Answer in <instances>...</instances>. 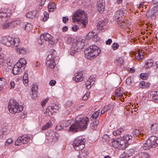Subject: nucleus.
<instances>
[{"label": "nucleus", "instance_id": "6e6d98bb", "mask_svg": "<svg viewBox=\"0 0 158 158\" xmlns=\"http://www.w3.org/2000/svg\"><path fill=\"white\" fill-rule=\"evenodd\" d=\"M5 80L3 77L0 78V87L2 86L5 84Z\"/></svg>", "mask_w": 158, "mask_h": 158}, {"label": "nucleus", "instance_id": "58836bf2", "mask_svg": "<svg viewBox=\"0 0 158 158\" xmlns=\"http://www.w3.org/2000/svg\"><path fill=\"white\" fill-rule=\"evenodd\" d=\"M32 28V25L30 23H27L26 25H25L24 29L27 31H29L31 30Z\"/></svg>", "mask_w": 158, "mask_h": 158}, {"label": "nucleus", "instance_id": "72a5a7b5", "mask_svg": "<svg viewBox=\"0 0 158 158\" xmlns=\"http://www.w3.org/2000/svg\"><path fill=\"white\" fill-rule=\"evenodd\" d=\"M130 157L129 155L128 154L127 151H125L122 154H121L120 156V158H127Z\"/></svg>", "mask_w": 158, "mask_h": 158}, {"label": "nucleus", "instance_id": "9b49d317", "mask_svg": "<svg viewBox=\"0 0 158 158\" xmlns=\"http://www.w3.org/2000/svg\"><path fill=\"white\" fill-rule=\"evenodd\" d=\"M11 15V14L9 13L8 10H0V17L2 18V20L6 21Z\"/></svg>", "mask_w": 158, "mask_h": 158}, {"label": "nucleus", "instance_id": "a878e982", "mask_svg": "<svg viewBox=\"0 0 158 158\" xmlns=\"http://www.w3.org/2000/svg\"><path fill=\"white\" fill-rule=\"evenodd\" d=\"M99 123V122L98 120H96L94 121L92 123H91L90 125V127L94 130H96L97 128L98 125Z\"/></svg>", "mask_w": 158, "mask_h": 158}, {"label": "nucleus", "instance_id": "49530a36", "mask_svg": "<svg viewBox=\"0 0 158 158\" xmlns=\"http://www.w3.org/2000/svg\"><path fill=\"white\" fill-rule=\"evenodd\" d=\"M32 95L31 96V98L33 99H36L38 97V93L37 92H31Z\"/></svg>", "mask_w": 158, "mask_h": 158}, {"label": "nucleus", "instance_id": "cd10ccee", "mask_svg": "<svg viewBox=\"0 0 158 158\" xmlns=\"http://www.w3.org/2000/svg\"><path fill=\"white\" fill-rule=\"evenodd\" d=\"M119 139H113L112 141V145L114 148H117L119 147Z\"/></svg>", "mask_w": 158, "mask_h": 158}, {"label": "nucleus", "instance_id": "dca6fc26", "mask_svg": "<svg viewBox=\"0 0 158 158\" xmlns=\"http://www.w3.org/2000/svg\"><path fill=\"white\" fill-rule=\"evenodd\" d=\"M119 147L122 149H125L129 145L128 143L123 140L121 137L120 139H119Z\"/></svg>", "mask_w": 158, "mask_h": 158}, {"label": "nucleus", "instance_id": "2f4dec72", "mask_svg": "<svg viewBox=\"0 0 158 158\" xmlns=\"http://www.w3.org/2000/svg\"><path fill=\"white\" fill-rule=\"evenodd\" d=\"M56 7V5L55 3H50L48 6V9L49 10V11H53L54 9Z\"/></svg>", "mask_w": 158, "mask_h": 158}, {"label": "nucleus", "instance_id": "a211bd4d", "mask_svg": "<svg viewBox=\"0 0 158 158\" xmlns=\"http://www.w3.org/2000/svg\"><path fill=\"white\" fill-rule=\"evenodd\" d=\"M107 19H105L99 22L97 25L98 29L100 30L104 29V27L107 23Z\"/></svg>", "mask_w": 158, "mask_h": 158}, {"label": "nucleus", "instance_id": "e2e57ef3", "mask_svg": "<svg viewBox=\"0 0 158 158\" xmlns=\"http://www.w3.org/2000/svg\"><path fill=\"white\" fill-rule=\"evenodd\" d=\"M49 108L50 109V110L52 111L53 112H56V111L57 110V109L56 108H55V106H49Z\"/></svg>", "mask_w": 158, "mask_h": 158}, {"label": "nucleus", "instance_id": "4be33fe9", "mask_svg": "<svg viewBox=\"0 0 158 158\" xmlns=\"http://www.w3.org/2000/svg\"><path fill=\"white\" fill-rule=\"evenodd\" d=\"M27 63V62L26 60L24 58H23L20 59L19 62L17 64H18L19 66H20L21 68H23V69H24Z\"/></svg>", "mask_w": 158, "mask_h": 158}, {"label": "nucleus", "instance_id": "774afa93", "mask_svg": "<svg viewBox=\"0 0 158 158\" xmlns=\"http://www.w3.org/2000/svg\"><path fill=\"white\" fill-rule=\"evenodd\" d=\"M153 100H155L156 102H158V96H152Z\"/></svg>", "mask_w": 158, "mask_h": 158}, {"label": "nucleus", "instance_id": "37998d69", "mask_svg": "<svg viewBox=\"0 0 158 158\" xmlns=\"http://www.w3.org/2000/svg\"><path fill=\"white\" fill-rule=\"evenodd\" d=\"M99 113L100 111H97L94 112L92 115L91 118H92L96 119L99 116Z\"/></svg>", "mask_w": 158, "mask_h": 158}, {"label": "nucleus", "instance_id": "864d4df0", "mask_svg": "<svg viewBox=\"0 0 158 158\" xmlns=\"http://www.w3.org/2000/svg\"><path fill=\"white\" fill-rule=\"evenodd\" d=\"M93 40L94 42H97V41L99 40L100 38L98 36L96 35H94V36L92 37Z\"/></svg>", "mask_w": 158, "mask_h": 158}, {"label": "nucleus", "instance_id": "4d7b16f0", "mask_svg": "<svg viewBox=\"0 0 158 158\" xmlns=\"http://www.w3.org/2000/svg\"><path fill=\"white\" fill-rule=\"evenodd\" d=\"M44 17L43 18V20L44 21H45L47 20L48 19V17L49 15L47 14V13L46 12H44Z\"/></svg>", "mask_w": 158, "mask_h": 158}, {"label": "nucleus", "instance_id": "aec40b11", "mask_svg": "<svg viewBox=\"0 0 158 158\" xmlns=\"http://www.w3.org/2000/svg\"><path fill=\"white\" fill-rule=\"evenodd\" d=\"M89 154V150L85 149L84 150L79 152L78 156V158H85Z\"/></svg>", "mask_w": 158, "mask_h": 158}, {"label": "nucleus", "instance_id": "4468645a", "mask_svg": "<svg viewBox=\"0 0 158 158\" xmlns=\"http://www.w3.org/2000/svg\"><path fill=\"white\" fill-rule=\"evenodd\" d=\"M18 64H16L12 69V73L14 75L19 74L21 72L22 68Z\"/></svg>", "mask_w": 158, "mask_h": 158}, {"label": "nucleus", "instance_id": "f3484780", "mask_svg": "<svg viewBox=\"0 0 158 158\" xmlns=\"http://www.w3.org/2000/svg\"><path fill=\"white\" fill-rule=\"evenodd\" d=\"M82 72L81 71L79 73H76L74 74L75 77L73 78V79L76 81V82H79L82 81Z\"/></svg>", "mask_w": 158, "mask_h": 158}, {"label": "nucleus", "instance_id": "5fc2aeb1", "mask_svg": "<svg viewBox=\"0 0 158 158\" xmlns=\"http://www.w3.org/2000/svg\"><path fill=\"white\" fill-rule=\"evenodd\" d=\"M111 107V105L110 104H109L103 107V109L105 110V111L106 112L110 109Z\"/></svg>", "mask_w": 158, "mask_h": 158}, {"label": "nucleus", "instance_id": "a18cd8bd", "mask_svg": "<svg viewBox=\"0 0 158 158\" xmlns=\"http://www.w3.org/2000/svg\"><path fill=\"white\" fill-rule=\"evenodd\" d=\"M148 77V74L147 73H142L140 75V78L144 80L147 79Z\"/></svg>", "mask_w": 158, "mask_h": 158}, {"label": "nucleus", "instance_id": "bb28decb", "mask_svg": "<svg viewBox=\"0 0 158 158\" xmlns=\"http://www.w3.org/2000/svg\"><path fill=\"white\" fill-rule=\"evenodd\" d=\"M138 156L140 158H149V155L146 152H141L138 154Z\"/></svg>", "mask_w": 158, "mask_h": 158}, {"label": "nucleus", "instance_id": "f03ea898", "mask_svg": "<svg viewBox=\"0 0 158 158\" xmlns=\"http://www.w3.org/2000/svg\"><path fill=\"white\" fill-rule=\"evenodd\" d=\"M86 18L85 12L82 10L79 9L73 14L72 19L73 22L80 21L82 24L83 27H85L88 23Z\"/></svg>", "mask_w": 158, "mask_h": 158}, {"label": "nucleus", "instance_id": "473e14b6", "mask_svg": "<svg viewBox=\"0 0 158 158\" xmlns=\"http://www.w3.org/2000/svg\"><path fill=\"white\" fill-rule=\"evenodd\" d=\"M52 125V122H49L47 123L46 124L43 126L42 130H44L48 128L51 127Z\"/></svg>", "mask_w": 158, "mask_h": 158}, {"label": "nucleus", "instance_id": "393cba45", "mask_svg": "<svg viewBox=\"0 0 158 158\" xmlns=\"http://www.w3.org/2000/svg\"><path fill=\"white\" fill-rule=\"evenodd\" d=\"M143 51L141 50L140 52H138L134 54L135 56V58L137 60H140L142 59L144 57V55L143 54Z\"/></svg>", "mask_w": 158, "mask_h": 158}, {"label": "nucleus", "instance_id": "4c0bfd02", "mask_svg": "<svg viewBox=\"0 0 158 158\" xmlns=\"http://www.w3.org/2000/svg\"><path fill=\"white\" fill-rule=\"evenodd\" d=\"M151 139H154L153 140V142L154 145H156V147L157 145H158V137L154 136H151Z\"/></svg>", "mask_w": 158, "mask_h": 158}, {"label": "nucleus", "instance_id": "ddd939ff", "mask_svg": "<svg viewBox=\"0 0 158 158\" xmlns=\"http://www.w3.org/2000/svg\"><path fill=\"white\" fill-rule=\"evenodd\" d=\"M117 23L121 28L125 29H129L130 26V25L128 23V21L126 20L125 21L124 20H118L117 21Z\"/></svg>", "mask_w": 158, "mask_h": 158}, {"label": "nucleus", "instance_id": "c03bdc74", "mask_svg": "<svg viewBox=\"0 0 158 158\" xmlns=\"http://www.w3.org/2000/svg\"><path fill=\"white\" fill-rule=\"evenodd\" d=\"M94 35V33L93 32H89L85 36V38L86 39H89L91 38H92Z\"/></svg>", "mask_w": 158, "mask_h": 158}, {"label": "nucleus", "instance_id": "f257e3e1", "mask_svg": "<svg viewBox=\"0 0 158 158\" xmlns=\"http://www.w3.org/2000/svg\"><path fill=\"white\" fill-rule=\"evenodd\" d=\"M89 121V119L87 117H83L81 115L77 116L75 123L71 126L69 130L72 132L83 130L86 128Z\"/></svg>", "mask_w": 158, "mask_h": 158}, {"label": "nucleus", "instance_id": "5701e85b", "mask_svg": "<svg viewBox=\"0 0 158 158\" xmlns=\"http://www.w3.org/2000/svg\"><path fill=\"white\" fill-rule=\"evenodd\" d=\"M123 140L126 141L128 144H130L132 141V136L131 135H126L123 137H121Z\"/></svg>", "mask_w": 158, "mask_h": 158}, {"label": "nucleus", "instance_id": "1a4fd4ad", "mask_svg": "<svg viewBox=\"0 0 158 158\" xmlns=\"http://www.w3.org/2000/svg\"><path fill=\"white\" fill-rule=\"evenodd\" d=\"M46 64L48 68H54L56 64L53 57L51 56V55H48Z\"/></svg>", "mask_w": 158, "mask_h": 158}, {"label": "nucleus", "instance_id": "bf43d9fd", "mask_svg": "<svg viewBox=\"0 0 158 158\" xmlns=\"http://www.w3.org/2000/svg\"><path fill=\"white\" fill-rule=\"evenodd\" d=\"M69 20L68 17L67 16L63 17V22L64 23H66L68 22Z\"/></svg>", "mask_w": 158, "mask_h": 158}, {"label": "nucleus", "instance_id": "7ed1b4c3", "mask_svg": "<svg viewBox=\"0 0 158 158\" xmlns=\"http://www.w3.org/2000/svg\"><path fill=\"white\" fill-rule=\"evenodd\" d=\"M19 38L16 37L13 39L9 36L2 37L1 40L2 44L7 46H11L12 47H18L19 45Z\"/></svg>", "mask_w": 158, "mask_h": 158}, {"label": "nucleus", "instance_id": "603ef678", "mask_svg": "<svg viewBox=\"0 0 158 158\" xmlns=\"http://www.w3.org/2000/svg\"><path fill=\"white\" fill-rule=\"evenodd\" d=\"M127 152H128V154L130 156H132L133 154H134L135 150L133 148H131L129 149L127 151Z\"/></svg>", "mask_w": 158, "mask_h": 158}, {"label": "nucleus", "instance_id": "6e6552de", "mask_svg": "<svg viewBox=\"0 0 158 158\" xmlns=\"http://www.w3.org/2000/svg\"><path fill=\"white\" fill-rule=\"evenodd\" d=\"M153 139L150 137L148 139L143 146V148L145 150L149 149L152 148H156V145L154 144Z\"/></svg>", "mask_w": 158, "mask_h": 158}, {"label": "nucleus", "instance_id": "c756f323", "mask_svg": "<svg viewBox=\"0 0 158 158\" xmlns=\"http://www.w3.org/2000/svg\"><path fill=\"white\" fill-rule=\"evenodd\" d=\"M124 129L123 128L121 127L118 129L117 130L114 131L113 132V134L114 136H117L120 135L122 132L123 131Z\"/></svg>", "mask_w": 158, "mask_h": 158}, {"label": "nucleus", "instance_id": "7c9ffc66", "mask_svg": "<svg viewBox=\"0 0 158 158\" xmlns=\"http://www.w3.org/2000/svg\"><path fill=\"white\" fill-rule=\"evenodd\" d=\"M51 135H52V139L53 142H54L58 140V139L59 137V134L57 132H51Z\"/></svg>", "mask_w": 158, "mask_h": 158}, {"label": "nucleus", "instance_id": "69168bd1", "mask_svg": "<svg viewBox=\"0 0 158 158\" xmlns=\"http://www.w3.org/2000/svg\"><path fill=\"white\" fill-rule=\"evenodd\" d=\"M56 82L55 81L52 80H51L49 82V84L51 86H53L55 85Z\"/></svg>", "mask_w": 158, "mask_h": 158}, {"label": "nucleus", "instance_id": "09e8293b", "mask_svg": "<svg viewBox=\"0 0 158 158\" xmlns=\"http://www.w3.org/2000/svg\"><path fill=\"white\" fill-rule=\"evenodd\" d=\"M133 81V80L132 79L131 77H128L127 78L126 80V83L128 85H130Z\"/></svg>", "mask_w": 158, "mask_h": 158}, {"label": "nucleus", "instance_id": "052dcab7", "mask_svg": "<svg viewBox=\"0 0 158 158\" xmlns=\"http://www.w3.org/2000/svg\"><path fill=\"white\" fill-rule=\"evenodd\" d=\"M4 57V54L2 53H0V64L3 62V58Z\"/></svg>", "mask_w": 158, "mask_h": 158}, {"label": "nucleus", "instance_id": "ea45409f", "mask_svg": "<svg viewBox=\"0 0 158 158\" xmlns=\"http://www.w3.org/2000/svg\"><path fill=\"white\" fill-rule=\"evenodd\" d=\"M46 139L49 141V142H52L53 140L52 139V135H51V132L49 133L46 135Z\"/></svg>", "mask_w": 158, "mask_h": 158}, {"label": "nucleus", "instance_id": "2eb2a0df", "mask_svg": "<svg viewBox=\"0 0 158 158\" xmlns=\"http://www.w3.org/2000/svg\"><path fill=\"white\" fill-rule=\"evenodd\" d=\"M17 24L16 21H14L9 23H6L1 25V27L4 29H7L9 27H13L14 25Z\"/></svg>", "mask_w": 158, "mask_h": 158}, {"label": "nucleus", "instance_id": "423d86ee", "mask_svg": "<svg viewBox=\"0 0 158 158\" xmlns=\"http://www.w3.org/2000/svg\"><path fill=\"white\" fill-rule=\"evenodd\" d=\"M73 146L77 151H79L83 149L85 147V139H76L73 144Z\"/></svg>", "mask_w": 158, "mask_h": 158}, {"label": "nucleus", "instance_id": "c85d7f7f", "mask_svg": "<svg viewBox=\"0 0 158 158\" xmlns=\"http://www.w3.org/2000/svg\"><path fill=\"white\" fill-rule=\"evenodd\" d=\"M154 61L152 59H149L145 63V68H148L151 67L153 64Z\"/></svg>", "mask_w": 158, "mask_h": 158}, {"label": "nucleus", "instance_id": "f704fd0d", "mask_svg": "<svg viewBox=\"0 0 158 158\" xmlns=\"http://www.w3.org/2000/svg\"><path fill=\"white\" fill-rule=\"evenodd\" d=\"M28 82V75L27 73H25L23 78V82L24 83H27Z\"/></svg>", "mask_w": 158, "mask_h": 158}, {"label": "nucleus", "instance_id": "e433bc0d", "mask_svg": "<svg viewBox=\"0 0 158 158\" xmlns=\"http://www.w3.org/2000/svg\"><path fill=\"white\" fill-rule=\"evenodd\" d=\"M90 81H88L86 83V85H93L94 83L93 82L95 81V78H93L91 76H90L89 78Z\"/></svg>", "mask_w": 158, "mask_h": 158}, {"label": "nucleus", "instance_id": "412c9836", "mask_svg": "<svg viewBox=\"0 0 158 158\" xmlns=\"http://www.w3.org/2000/svg\"><path fill=\"white\" fill-rule=\"evenodd\" d=\"M123 15V11L119 10L117 11L115 13V17L116 19L121 20Z\"/></svg>", "mask_w": 158, "mask_h": 158}, {"label": "nucleus", "instance_id": "9d476101", "mask_svg": "<svg viewBox=\"0 0 158 158\" xmlns=\"http://www.w3.org/2000/svg\"><path fill=\"white\" fill-rule=\"evenodd\" d=\"M105 1L104 0H98L97 9L98 11L100 13H102L104 11L105 9Z\"/></svg>", "mask_w": 158, "mask_h": 158}, {"label": "nucleus", "instance_id": "a19ab883", "mask_svg": "<svg viewBox=\"0 0 158 158\" xmlns=\"http://www.w3.org/2000/svg\"><path fill=\"white\" fill-rule=\"evenodd\" d=\"M134 134L136 136H139L140 135L141 136H142L143 134L141 133L140 132V131L138 129H135L134 131H133Z\"/></svg>", "mask_w": 158, "mask_h": 158}, {"label": "nucleus", "instance_id": "0eeeda50", "mask_svg": "<svg viewBox=\"0 0 158 158\" xmlns=\"http://www.w3.org/2000/svg\"><path fill=\"white\" fill-rule=\"evenodd\" d=\"M29 141V139L27 135H23L18 137L16 140L15 145H20L22 144H26Z\"/></svg>", "mask_w": 158, "mask_h": 158}, {"label": "nucleus", "instance_id": "f8f14e48", "mask_svg": "<svg viewBox=\"0 0 158 158\" xmlns=\"http://www.w3.org/2000/svg\"><path fill=\"white\" fill-rule=\"evenodd\" d=\"M70 122L68 121H63L58 123L56 127V129L57 130H60L64 129L68 126L70 124Z\"/></svg>", "mask_w": 158, "mask_h": 158}, {"label": "nucleus", "instance_id": "8fccbe9b", "mask_svg": "<svg viewBox=\"0 0 158 158\" xmlns=\"http://www.w3.org/2000/svg\"><path fill=\"white\" fill-rule=\"evenodd\" d=\"M102 139L103 142H106L109 140V137L108 135L105 134L103 136Z\"/></svg>", "mask_w": 158, "mask_h": 158}, {"label": "nucleus", "instance_id": "338daca9", "mask_svg": "<svg viewBox=\"0 0 158 158\" xmlns=\"http://www.w3.org/2000/svg\"><path fill=\"white\" fill-rule=\"evenodd\" d=\"M72 104V102L71 101H68L66 103V106L67 107H69Z\"/></svg>", "mask_w": 158, "mask_h": 158}, {"label": "nucleus", "instance_id": "b1692460", "mask_svg": "<svg viewBox=\"0 0 158 158\" xmlns=\"http://www.w3.org/2000/svg\"><path fill=\"white\" fill-rule=\"evenodd\" d=\"M150 128L151 132L156 133L158 130V125L156 123L153 124L151 125Z\"/></svg>", "mask_w": 158, "mask_h": 158}, {"label": "nucleus", "instance_id": "6ab92c4d", "mask_svg": "<svg viewBox=\"0 0 158 158\" xmlns=\"http://www.w3.org/2000/svg\"><path fill=\"white\" fill-rule=\"evenodd\" d=\"M41 38H43L44 40L47 41H52V37L48 33L43 34L41 35Z\"/></svg>", "mask_w": 158, "mask_h": 158}, {"label": "nucleus", "instance_id": "79ce46f5", "mask_svg": "<svg viewBox=\"0 0 158 158\" xmlns=\"http://www.w3.org/2000/svg\"><path fill=\"white\" fill-rule=\"evenodd\" d=\"M16 51L18 52L20 54H23L26 52L25 49L23 48H17L16 49Z\"/></svg>", "mask_w": 158, "mask_h": 158}, {"label": "nucleus", "instance_id": "0e129e2a", "mask_svg": "<svg viewBox=\"0 0 158 158\" xmlns=\"http://www.w3.org/2000/svg\"><path fill=\"white\" fill-rule=\"evenodd\" d=\"M115 95L116 96L119 97H121L123 96V92H116L115 93Z\"/></svg>", "mask_w": 158, "mask_h": 158}, {"label": "nucleus", "instance_id": "3c124183", "mask_svg": "<svg viewBox=\"0 0 158 158\" xmlns=\"http://www.w3.org/2000/svg\"><path fill=\"white\" fill-rule=\"evenodd\" d=\"M38 87L36 85H33L32 87L31 92H38Z\"/></svg>", "mask_w": 158, "mask_h": 158}, {"label": "nucleus", "instance_id": "680f3d73", "mask_svg": "<svg viewBox=\"0 0 158 158\" xmlns=\"http://www.w3.org/2000/svg\"><path fill=\"white\" fill-rule=\"evenodd\" d=\"M146 82L144 81H142L139 83V87L140 88H143V87H145V84Z\"/></svg>", "mask_w": 158, "mask_h": 158}, {"label": "nucleus", "instance_id": "13d9d810", "mask_svg": "<svg viewBox=\"0 0 158 158\" xmlns=\"http://www.w3.org/2000/svg\"><path fill=\"white\" fill-rule=\"evenodd\" d=\"M119 47V45L117 43H114L112 46V48L114 50H115L117 49Z\"/></svg>", "mask_w": 158, "mask_h": 158}, {"label": "nucleus", "instance_id": "de8ad7c7", "mask_svg": "<svg viewBox=\"0 0 158 158\" xmlns=\"http://www.w3.org/2000/svg\"><path fill=\"white\" fill-rule=\"evenodd\" d=\"M45 113L47 115L49 116L53 114V111L51 110L48 107Z\"/></svg>", "mask_w": 158, "mask_h": 158}, {"label": "nucleus", "instance_id": "20e7f679", "mask_svg": "<svg viewBox=\"0 0 158 158\" xmlns=\"http://www.w3.org/2000/svg\"><path fill=\"white\" fill-rule=\"evenodd\" d=\"M101 52V50L98 47L95 45H92L85 49L84 53L85 56L89 59L88 56L94 58L98 56Z\"/></svg>", "mask_w": 158, "mask_h": 158}, {"label": "nucleus", "instance_id": "39448f33", "mask_svg": "<svg viewBox=\"0 0 158 158\" xmlns=\"http://www.w3.org/2000/svg\"><path fill=\"white\" fill-rule=\"evenodd\" d=\"M9 112L12 114H15L20 112L23 109V107L19 106L16 101L13 99H11L8 105Z\"/></svg>", "mask_w": 158, "mask_h": 158}, {"label": "nucleus", "instance_id": "c9c22d12", "mask_svg": "<svg viewBox=\"0 0 158 158\" xmlns=\"http://www.w3.org/2000/svg\"><path fill=\"white\" fill-rule=\"evenodd\" d=\"M25 16L27 18L32 19L35 17V14L33 12L30 11L27 13Z\"/></svg>", "mask_w": 158, "mask_h": 158}]
</instances>
